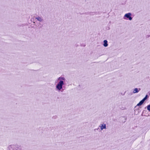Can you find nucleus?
I'll return each mask as SVG.
<instances>
[{
  "mask_svg": "<svg viewBox=\"0 0 150 150\" xmlns=\"http://www.w3.org/2000/svg\"><path fill=\"white\" fill-rule=\"evenodd\" d=\"M64 84V82L62 81H60L57 86V88L59 90H60L62 88V86Z\"/></svg>",
  "mask_w": 150,
  "mask_h": 150,
  "instance_id": "obj_1",
  "label": "nucleus"
},
{
  "mask_svg": "<svg viewBox=\"0 0 150 150\" xmlns=\"http://www.w3.org/2000/svg\"><path fill=\"white\" fill-rule=\"evenodd\" d=\"M131 14L130 13H128L126 14L125 15V17H126L127 18H128L129 20H131L132 19V17L131 16Z\"/></svg>",
  "mask_w": 150,
  "mask_h": 150,
  "instance_id": "obj_2",
  "label": "nucleus"
},
{
  "mask_svg": "<svg viewBox=\"0 0 150 150\" xmlns=\"http://www.w3.org/2000/svg\"><path fill=\"white\" fill-rule=\"evenodd\" d=\"M144 101L142 99L137 105V106H139L142 105L143 104Z\"/></svg>",
  "mask_w": 150,
  "mask_h": 150,
  "instance_id": "obj_3",
  "label": "nucleus"
},
{
  "mask_svg": "<svg viewBox=\"0 0 150 150\" xmlns=\"http://www.w3.org/2000/svg\"><path fill=\"white\" fill-rule=\"evenodd\" d=\"M107 43H108V42L107 40H104V44H103L104 46L105 47H107L108 45Z\"/></svg>",
  "mask_w": 150,
  "mask_h": 150,
  "instance_id": "obj_4",
  "label": "nucleus"
},
{
  "mask_svg": "<svg viewBox=\"0 0 150 150\" xmlns=\"http://www.w3.org/2000/svg\"><path fill=\"white\" fill-rule=\"evenodd\" d=\"M106 128V125L105 124H102L100 126V129L103 130V129Z\"/></svg>",
  "mask_w": 150,
  "mask_h": 150,
  "instance_id": "obj_5",
  "label": "nucleus"
},
{
  "mask_svg": "<svg viewBox=\"0 0 150 150\" xmlns=\"http://www.w3.org/2000/svg\"><path fill=\"white\" fill-rule=\"evenodd\" d=\"M139 91L137 88H135L133 91V93H138L139 92Z\"/></svg>",
  "mask_w": 150,
  "mask_h": 150,
  "instance_id": "obj_6",
  "label": "nucleus"
},
{
  "mask_svg": "<svg viewBox=\"0 0 150 150\" xmlns=\"http://www.w3.org/2000/svg\"><path fill=\"white\" fill-rule=\"evenodd\" d=\"M39 21H41L42 20V18L40 17H38L36 18Z\"/></svg>",
  "mask_w": 150,
  "mask_h": 150,
  "instance_id": "obj_7",
  "label": "nucleus"
},
{
  "mask_svg": "<svg viewBox=\"0 0 150 150\" xmlns=\"http://www.w3.org/2000/svg\"><path fill=\"white\" fill-rule=\"evenodd\" d=\"M147 109L149 111H150V105L147 106Z\"/></svg>",
  "mask_w": 150,
  "mask_h": 150,
  "instance_id": "obj_8",
  "label": "nucleus"
},
{
  "mask_svg": "<svg viewBox=\"0 0 150 150\" xmlns=\"http://www.w3.org/2000/svg\"><path fill=\"white\" fill-rule=\"evenodd\" d=\"M148 97V95H146L145 97L143 99L144 101H145L147 98Z\"/></svg>",
  "mask_w": 150,
  "mask_h": 150,
  "instance_id": "obj_9",
  "label": "nucleus"
},
{
  "mask_svg": "<svg viewBox=\"0 0 150 150\" xmlns=\"http://www.w3.org/2000/svg\"><path fill=\"white\" fill-rule=\"evenodd\" d=\"M59 79H61V80H64V78L63 77H60L59 78Z\"/></svg>",
  "mask_w": 150,
  "mask_h": 150,
  "instance_id": "obj_10",
  "label": "nucleus"
}]
</instances>
